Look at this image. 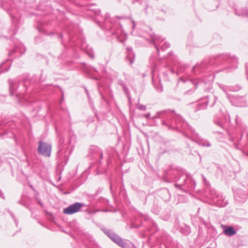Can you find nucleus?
I'll list each match as a JSON object with an SVG mask.
<instances>
[{
	"instance_id": "7c9ffc66",
	"label": "nucleus",
	"mask_w": 248,
	"mask_h": 248,
	"mask_svg": "<svg viewBox=\"0 0 248 248\" xmlns=\"http://www.w3.org/2000/svg\"><path fill=\"white\" fill-rule=\"evenodd\" d=\"M208 102V101L206 102V104H204V105H203V106L204 107L205 106V107H206V106H207V104Z\"/></svg>"
},
{
	"instance_id": "c756f323",
	"label": "nucleus",
	"mask_w": 248,
	"mask_h": 248,
	"mask_svg": "<svg viewBox=\"0 0 248 248\" xmlns=\"http://www.w3.org/2000/svg\"><path fill=\"white\" fill-rule=\"evenodd\" d=\"M202 178H203V180L205 182L206 181V179L204 177V176L203 175H202Z\"/></svg>"
},
{
	"instance_id": "bb28decb",
	"label": "nucleus",
	"mask_w": 248,
	"mask_h": 248,
	"mask_svg": "<svg viewBox=\"0 0 248 248\" xmlns=\"http://www.w3.org/2000/svg\"><path fill=\"white\" fill-rule=\"evenodd\" d=\"M157 90L158 92H161L163 91V88L162 87H160V88H158L157 89Z\"/></svg>"
},
{
	"instance_id": "6ab92c4d",
	"label": "nucleus",
	"mask_w": 248,
	"mask_h": 248,
	"mask_svg": "<svg viewBox=\"0 0 248 248\" xmlns=\"http://www.w3.org/2000/svg\"><path fill=\"white\" fill-rule=\"evenodd\" d=\"M137 108L141 110H143V111H144L146 110V107L145 106L143 105H142V104H137Z\"/></svg>"
},
{
	"instance_id": "dca6fc26",
	"label": "nucleus",
	"mask_w": 248,
	"mask_h": 248,
	"mask_svg": "<svg viewBox=\"0 0 248 248\" xmlns=\"http://www.w3.org/2000/svg\"><path fill=\"white\" fill-rule=\"evenodd\" d=\"M225 234L228 236H232L236 233V232L235 231L234 228L232 226L227 227L224 230Z\"/></svg>"
},
{
	"instance_id": "a211bd4d",
	"label": "nucleus",
	"mask_w": 248,
	"mask_h": 248,
	"mask_svg": "<svg viewBox=\"0 0 248 248\" xmlns=\"http://www.w3.org/2000/svg\"><path fill=\"white\" fill-rule=\"evenodd\" d=\"M10 68V66L7 65L6 62L1 63L0 65V73L3 71L7 72Z\"/></svg>"
},
{
	"instance_id": "2f4dec72",
	"label": "nucleus",
	"mask_w": 248,
	"mask_h": 248,
	"mask_svg": "<svg viewBox=\"0 0 248 248\" xmlns=\"http://www.w3.org/2000/svg\"><path fill=\"white\" fill-rule=\"evenodd\" d=\"M30 187L32 190H34V189L32 186H31Z\"/></svg>"
},
{
	"instance_id": "473e14b6",
	"label": "nucleus",
	"mask_w": 248,
	"mask_h": 248,
	"mask_svg": "<svg viewBox=\"0 0 248 248\" xmlns=\"http://www.w3.org/2000/svg\"><path fill=\"white\" fill-rule=\"evenodd\" d=\"M133 28L135 27V22L133 21Z\"/></svg>"
},
{
	"instance_id": "ddd939ff",
	"label": "nucleus",
	"mask_w": 248,
	"mask_h": 248,
	"mask_svg": "<svg viewBox=\"0 0 248 248\" xmlns=\"http://www.w3.org/2000/svg\"><path fill=\"white\" fill-rule=\"evenodd\" d=\"M90 151L93 152V154H94V157H99L100 159H102L103 157V153L101 150L95 146L92 147L90 149Z\"/></svg>"
},
{
	"instance_id": "393cba45",
	"label": "nucleus",
	"mask_w": 248,
	"mask_h": 248,
	"mask_svg": "<svg viewBox=\"0 0 248 248\" xmlns=\"http://www.w3.org/2000/svg\"><path fill=\"white\" fill-rule=\"evenodd\" d=\"M144 116L146 118L148 119L150 118V113H148L144 115Z\"/></svg>"
},
{
	"instance_id": "c9c22d12",
	"label": "nucleus",
	"mask_w": 248,
	"mask_h": 248,
	"mask_svg": "<svg viewBox=\"0 0 248 248\" xmlns=\"http://www.w3.org/2000/svg\"><path fill=\"white\" fill-rule=\"evenodd\" d=\"M94 79H95V80H97L98 78H94Z\"/></svg>"
},
{
	"instance_id": "7ed1b4c3",
	"label": "nucleus",
	"mask_w": 248,
	"mask_h": 248,
	"mask_svg": "<svg viewBox=\"0 0 248 248\" xmlns=\"http://www.w3.org/2000/svg\"><path fill=\"white\" fill-rule=\"evenodd\" d=\"M173 117L174 119V122L177 125L176 128H179L181 126H184L185 123L183 122L182 118L173 112L167 110H162L157 112L156 115L152 119L155 120L156 118H161L162 120V124L166 125L169 129L173 128L172 126L173 122H170V118Z\"/></svg>"
},
{
	"instance_id": "1a4fd4ad",
	"label": "nucleus",
	"mask_w": 248,
	"mask_h": 248,
	"mask_svg": "<svg viewBox=\"0 0 248 248\" xmlns=\"http://www.w3.org/2000/svg\"><path fill=\"white\" fill-rule=\"evenodd\" d=\"M191 136L189 137L186 135L187 138H189L192 140L198 143L200 145H202L204 147H209L211 146V143L207 140L201 138L199 135L197 133L194 129H190Z\"/></svg>"
},
{
	"instance_id": "412c9836",
	"label": "nucleus",
	"mask_w": 248,
	"mask_h": 248,
	"mask_svg": "<svg viewBox=\"0 0 248 248\" xmlns=\"http://www.w3.org/2000/svg\"><path fill=\"white\" fill-rule=\"evenodd\" d=\"M201 66H202V65H197L195 66H194L193 68V70L194 72L196 73V71L197 70H200V71H201Z\"/></svg>"
},
{
	"instance_id": "4be33fe9",
	"label": "nucleus",
	"mask_w": 248,
	"mask_h": 248,
	"mask_svg": "<svg viewBox=\"0 0 248 248\" xmlns=\"http://www.w3.org/2000/svg\"><path fill=\"white\" fill-rule=\"evenodd\" d=\"M246 75L248 79V63L246 65Z\"/></svg>"
},
{
	"instance_id": "aec40b11",
	"label": "nucleus",
	"mask_w": 248,
	"mask_h": 248,
	"mask_svg": "<svg viewBox=\"0 0 248 248\" xmlns=\"http://www.w3.org/2000/svg\"><path fill=\"white\" fill-rule=\"evenodd\" d=\"M87 54L92 58H94V54L93 51L91 49L86 50Z\"/></svg>"
},
{
	"instance_id": "0eeeda50",
	"label": "nucleus",
	"mask_w": 248,
	"mask_h": 248,
	"mask_svg": "<svg viewBox=\"0 0 248 248\" xmlns=\"http://www.w3.org/2000/svg\"><path fill=\"white\" fill-rule=\"evenodd\" d=\"M151 42L153 43L158 53H159V47H160L162 50H165L170 46V44L167 42H164L163 45H162V43H163L164 39L162 38L160 36L153 34L151 35Z\"/></svg>"
},
{
	"instance_id": "f704fd0d",
	"label": "nucleus",
	"mask_w": 248,
	"mask_h": 248,
	"mask_svg": "<svg viewBox=\"0 0 248 248\" xmlns=\"http://www.w3.org/2000/svg\"><path fill=\"white\" fill-rule=\"evenodd\" d=\"M197 83H195V86H197Z\"/></svg>"
},
{
	"instance_id": "f3484780",
	"label": "nucleus",
	"mask_w": 248,
	"mask_h": 248,
	"mask_svg": "<svg viewBox=\"0 0 248 248\" xmlns=\"http://www.w3.org/2000/svg\"><path fill=\"white\" fill-rule=\"evenodd\" d=\"M235 13L239 16H248V9L246 8L242 9L241 11L235 10Z\"/></svg>"
},
{
	"instance_id": "72a5a7b5",
	"label": "nucleus",
	"mask_w": 248,
	"mask_h": 248,
	"mask_svg": "<svg viewBox=\"0 0 248 248\" xmlns=\"http://www.w3.org/2000/svg\"><path fill=\"white\" fill-rule=\"evenodd\" d=\"M119 25L120 26V28H121V25L120 23H119Z\"/></svg>"
},
{
	"instance_id": "6e6552de",
	"label": "nucleus",
	"mask_w": 248,
	"mask_h": 248,
	"mask_svg": "<svg viewBox=\"0 0 248 248\" xmlns=\"http://www.w3.org/2000/svg\"><path fill=\"white\" fill-rule=\"evenodd\" d=\"M38 144V154L46 157H50L52 149L51 144L43 141H40Z\"/></svg>"
},
{
	"instance_id": "f03ea898",
	"label": "nucleus",
	"mask_w": 248,
	"mask_h": 248,
	"mask_svg": "<svg viewBox=\"0 0 248 248\" xmlns=\"http://www.w3.org/2000/svg\"><path fill=\"white\" fill-rule=\"evenodd\" d=\"M90 6L87 8L88 13L87 14L89 16L93 17L94 21L101 27L107 30L112 31V33H118V30L113 31L117 28V25L114 19L110 17L108 14H106L104 16L100 15L99 10L92 8Z\"/></svg>"
},
{
	"instance_id": "2eb2a0df",
	"label": "nucleus",
	"mask_w": 248,
	"mask_h": 248,
	"mask_svg": "<svg viewBox=\"0 0 248 248\" xmlns=\"http://www.w3.org/2000/svg\"><path fill=\"white\" fill-rule=\"evenodd\" d=\"M126 50L127 51V59L129 60V63L130 64H132L133 63L134 60V58H132V57H134V54L133 53L132 49L131 47H127Z\"/></svg>"
},
{
	"instance_id": "a878e982",
	"label": "nucleus",
	"mask_w": 248,
	"mask_h": 248,
	"mask_svg": "<svg viewBox=\"0 0 248 248\" xmlns=\"http://www.w3.org/2000/svg\"><path fill=\"white\" fill-rule=\"evenodd\" d=\"M0 196L2 199H4L5 198H4V194H3V193L0 190Z\"/></svg>"
},
{
	"instance_id": "5701e85b",
	"label": "nucleus",
	"mask_w": 248,
	"mask_h": 248,
	"mask_svg": "<svg viewBox=\"0 0 248 248\" xmlns=\"http://www.w3.org/2000/svg\"><path fill=\"white\" fill-rule=\"evenodd\" d=\"M36 199L37 201V202L38 203V204H39L40 205H41V206H43V204L42 203V202H41V201L40 200H39L37 197H36Z\"/></svg>"
},
{
	"instance_id": "cd10ccee",
	"label": "nucleus",
	"mask_w": 248,
	"mask_h": 248,
	"mask_svg": "<svg viewBox=\"0 0 248 248\" xmlns=\"http://www.w3.org/2000/svg\"><path fill=\"white\" fill-rule=\"evenodd\" d=\"M217 100V97L216 96H214V101L212 106H213L215 104L216 101Z\"/></svg>"
},
{
	"instance_id": "20e7f679",
	"label": "nucleus",
	"mask_w": 248,
	"mask_h": 248,
	"mask_svg": "<svg viewBox=\"0 0 248 248\" xmlns=\"http://www.w3.org/2000/svg\"><path fill=\"white\" fill-rule=\"evenodd\" d=\"M216 64H224L225 66L222 69V70H226L229 69L228 71H231V69H234L237 67L238 63L237 59L234 57H231L227 54L222 55L217 57L216 60Z\"/></svg>"
},
{
	"instance_id": "9b49d317",
	"label": "nucleus",
	"mask_w": 248,
	"mask_h": 248,
	"mask_svg": "<svg viewBox=\"0 0 248 248\" xmlns=\"http://www.w3.org/2000/svg\"><path fill=\"white\" fill-rule=\"evenodd\" d=\"M211 198L213 203L219 207H224L228 203V201L225 199V198L218 193H211Z\"/></svg>"
},
{
	"instance_id": "39448f33",
	"label": "nucleus",
	"mask_w": 248,
	"mask_h": 248,
	"mask_svg": "<svg viewBox=\"0 0 248 248\" xmlns=\"http://www.w3.org/2000/svg\"><path fill=\"white\" fill-rule=\"evenodd\" d=\"M27 81V79L25 78L23 80H20L17 84L16 81L9 79L8 83L10 95H13L15 93L17 96L23 94L27 90L26 85Z\"/></svg>"
},
{
	"instance_id": "4468645a",
	"label": "nucleus",
	"mask_w": 248,
	"mask_h": 248,
	"mask_svg": "<svg viewBox=\"0 0 248 248\" xmlns=\"http://www.w3.org/2000/svg\"><path fill=\"white\" fill-rule=\"evenodd\" d=\"M219 87L226 93L228 98L229 99L230 98V97L229 94L228 93V91H230L233 92V91H236L238 90V89H234L231 87H228V86H225L224 85H222V84L219 85Z\"/></svg>"
},
{
	"instance_id": "f8f14e48",
	"label": "nucleus",
	"mask_w": 248,
	"mask_h": 248,
	"mask_svg": "<svg viewBox=\"0 0 248 248\" xmlns=\"http://www.w3.org/2000/svg\"><path fill=\"white\" fill-rule=\"evenodd\" d=\"M83 206L84 204L82 203L76 202L64 208L63 212L65 214L72 215L79 211Z\"/></svg>"
},
{
	"instance_id": "b1692460",
	"label": "nucleus",
	"mask_w": 248,
	"mask_h": 248,
	"mask_svg": "<svg viewBox=\"0 0 248 248\" xmlns=\"http://www.w3.org/2000/svg\"><path fill=\"white\" fill-rule=\"evenodd\" d=\"M215 123L217 125L223 127L221 124L219 122H216Z\"/></svg>"
},
{
	"instance_id": "423d86ee",
	"label": "nucleus",
	"mask_w": 248,
	"mask_h": 248,
	"mask_svg": "<svg viewBox=\"0 0 248 248\" xmlns=\"http://www.w3.org/2000/svg\"><path fill=\"white\" fill-rule=\"evenodd\" d=\"M64 139L62 137H60L57 156L62 161L66 163L68 160L70 151L68 150V146L64 144Z\"/></svg>"
},
{
	"instance_id": "c85d7f7f",
	"label": "nucleus",
	"mask_w": 248,
	"mask_h": 248,
	"mask_svg": "<svg viewBox=\"0 0 248 248\" xmlns=\"http://www.w3.org/2000/svg\"><path fill=\"white\" fill-rule=\"evenodd\" d=\"M15 52V50H13L9 53V55H12V53H14Z\"/></svg>"
},
{
	"instance_id": "9d476101",
	"label": "nucleus",
	"mask_w": 248,
	"mask_h": 248,
	"mask_svg": "<svg viewBox=\"0 0 248 248\" xmlns=\"http://www.w3.org/2000/svg\"><path fill=\"white\" fill-rule=\"evenodd\" d=\"M103 231L110 239L119 246L122 248L126 246V243L114 232L107 229H104Z\"/></svg>"
},
{
	"instance_id": "f257e3e1",
	"label": "nucleus",
	"mask_w": 248,
	"mask_h": 248,
	"mask_svg": "<svg viewBox=\"0 0 248 248\" xmlns=\"http://www.w3.org/2000/svg\"><path fill=\"white\" fill-rule=\"evenodd\" d=\"M176 170H169L165 172L162 179L163 181L170 183L172 182V176H174V185L175 187L183 190L182 186L188 188L190 190H194L196 186V182L193 178L185 173L176 174Z\"/></svg>"
}]
</instances>
